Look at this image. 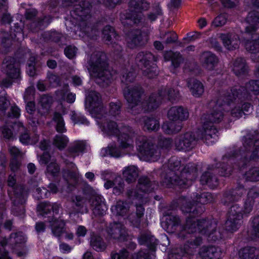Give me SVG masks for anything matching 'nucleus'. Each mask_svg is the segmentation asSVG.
I'll return each mask as SVG.
<instances>
[{"label":"nucleus","mask_w":259,"mask_h":259,"mask_svg":"<svg viewBox=\"0 0 259 259\" xmlns=\"http://www.w3.org/2000/svg\"><path fill=\"white\" fill-rule=\"evenodd\" d=\"M128 204L124 202L119 201L111 207L112 212L116 215L123 216L128 210Z\"/></svg>","instance_id":"obj_41"},{"label":"nucleus","mask_w":259,"mask_h":259,"mask_svg":"<svg viewBox=\"0 0 259 259\" xmlns=\"http://www.w3.org/2000/svg\"><path fill=\"white\" fill-rule=\"evenodd\" d=\"M12 83V81L9 79H5L2 81V85L0 86V109L2 110H6L9 105V102L4 96V93H2L3 87H9Z\"/></svg>","instance_id":"obj_35"},{"label":"nucleus","mask_w":259,"mask_h":259,"mask_svg":"<svg viewBox=\"0 0 259 259\" xmlns=\"http://www.w3.org/2000/svg\"><path fill=\"white\" fill-rule=\"evenodd\" d=\"M225 94L222 93L215 101L211 102L209 106L212 109L209 113L204 114L202 116H207V122L210 123L213 122H219L223 118V110L226 109V102L224 98Z\"/></svg>","instance_id":"obj_9"},{"label":"nucleus","mask_w":259,"mask_h":259,"mask_svg":"<svg viewBox=\"0 0 259 259\" xmlns=\"http://www.w3.org/2000/svg\"><path fill=\"white\" fill-rule=\"evenodd\" d=\"M143 91L138 85H129L123 90L124 96L128 103L129 112L133 114L140 113L143 110L151 111L158 107L164 99L174 100L179 97V91L177 89L162 88L156 94H152L149 98L141 102L140 99Z\"/></svg>","instance_id":"obj_2"},{"label":"nucleus","mask_w":259,"mask_h":259,"mask_svg":"<svg viewBox=\"0 0 259 259\" xmlns=\"http://www.w3.org/2000/svg\"><path fill=\"white\" fill-rule=\"evenodd\" d=\"M105 131L109 135L117 137L120 146L122 148H131L133 147L135 132L130 126L111 122L107 124Z\"/></svg>","instance_id":"obj_5"},{"label":"nucleus","mask_w":259,"mask_h":259,"mask_svg":"<svg viewBox=\"0 0 259 259\" xmlns=\"http://www.w3.org/2000/svg\"><path fill=\"white\" fill-rule=\"evenodd\" d=\"M71 118L74 122V124L83 123L88 124L89 122L84 117L75 112H71Z\"/></svg>","instance_id":"obj_62"},{"label":"nucleus","mask_w":259,"mask_h":259,"mask_svg":"<svg viewBox=\"0 0 259 259\" xmlns=\"http://www.w3.org/2000/svg\"><path fill=\"white\" fill-rule=\"evenodd\" d=\"M237 91L239 93H242V95L245 94V99L247 97V94L251 92L254 94H259V80H251L246 84L245 89L244 88H240Z\"/></svg>","instance_id":"obj_33"},{"label":"nucleus","mask_w":259,"mask_h":259,"mask_svg":"<svg viewBox=\"0 0 259 259\" xmlns=\"http://www.w3.org/2000/svg\"><path fill=\"white\" fill-rule=\"evenodd\" d=\"M120 103L119 102H111L109 105V113L111 115L116 116L120 113Z\"/></svg>","instance_id":"obj_64"},{"label":"nucleus","mask_w":259,"mask_h":259,"mask_svg":"<svg viewBox=\"0 0 259 259\" xmlns=\"http://www.w3.org/2000/svg\"><path fill=\"white\" fill-rule=\"evenodd\" d=\"M39 139L38 135H35V139H30V136L26 133L22 134L20 137V142L24 144H35Z\"/></svg>","instance_id":"obj_57"},{"label":"nucleus","mask_w":259,"mask_h":259,"mask_svg":"<svg viewBox=\"0 0 259 259\" xmlns=\"http://www.w3.org/2000/svg\"><path fill=\"white\" fill-rule=\"evenodd\" d=\"M201 121L202 127L197 133L198 139L203 140L208 145L214 143L218 139L217 130L207 122V116H202Z\"/></svg>","instance_id":"obj_10"},{"label":"nucleus","mask_w":259,"mask_h":259,"mask_svg":"<svg viewBox=\"0 0 259 259\" xmlns=\"http://www.w3.org/2000/svg\"><path fill=\"white\" fill-rule=\"evenodd\" d=\"M149 179L146 177H141L139 180V184L137 189L134 191L128 192V195L131 197H134L139 200L141 202H146L147 192L152 191L155 187L152 186Z\"/></svg>","instance_id":"obj_12"},{"label":"nucleus","mask_w":259,"mask_h":259,"mask_svg":"<svg viewBox=\"0 0 259 259\" xmlns=\"http://www.w3.org/2000/svg\"><path fill=\"white\" fill-rule=\"evenodd\" d=\"M199 60L203 67L208 71L214 70L219 62L217 57L208 51L202 53Z\"/></svg>","instance_id":"obj_19"},{"label":"nucleus","mask_w":259,"mask_h":259,"mask_svg":"<svg viewBox=\"0 0 259 259\" xmlns=\"http://www.w3.org/2000/svg\"><path fill=\"white\" fill-rule=\"evenodd\" d=\"M259 254V250L254 247H247L241 249L239 255L241 259H252Z\"/></svg>","instance_id":"obj_40"},{"label":"nucleus","mask_w":259,"mask_h":259,"mask_svg":"<svg viewBox=\"0 0 259 259\" xmlns=\"http://www.w3.org/2000/svg\"><path fill=\"white\" fill-rule=\"evenodd\" d=\"M197 136L191 133L188 132L181 135L175 141L176 148L179 150H189L194 147L196 140H198Z\"/></svg>","instance_id":"obj_16"},{"label":"nucleus","mask_w":259,"mask_h":259,"mask_svg":"<svg viewBox=\"0 0 259 259\" xmlns=\"http://www.w3.org/2000/svg\"><path fill=\"white\" fill-rule=\"evenodd\" d=\"M103 38L107 43L110 41L112 38H115L116 34L113 28L110 26H106L103 30Z\"/></svg>","instance_id":"obj_54"},{"label":"nucleus","mask_w":259,"mask_h":259,"mask_svg":"<svg viewBox=\"0 0 259 259\" xmlns=\"http://www.w3.org/2000/svg\"><path fill=\"white\" fill-rule=\"evenodd\" d=\"M189 166L185 168L181 174V178L178 179L170 177L169 179L166 178L163 182L162 185L166 187H169L170 184H176L182 187H189L191 185L192 181L195 179L197 176V169L195 166Z\"/></svg>","instance_id":"obj_8"},{"label":"nucleus","mask_w":259,"mask_h":259,"mask_svg":"<svg viewBox=\"0 0 259 259\" xmlns=\"http://www.w3.org/2000/svg\"><path fill=\"white\" fill-rule=\"evenodd\" d=\"M130 6L137 10H146L148 9L149 5L144 0H131L130 2Z\"/></svg>","instance_id":"obj_51"},{"label":"nucleus","mask_w":259,"mask_h":259,"mask_svg":"<svg viewBox=\"0 0 259 259\" xmlns=\"http://www.w3.org/2000/svg\"><path fill=\"white\" fill-rule=\"evenodd\" d=\"M244 47L246 51L251 54L259 53V34H254L251 39L246 41Z\"/></svg>","instance_id":"obj_29"},{"label":"nucleus","mask_w":259,"mask_h":259,"mask_svg":"<svg viewBox=\"0 0 259 259\" xmlns=\"http://www.w3.org/2000/svg\"><path fill=\"white\" fill-rule=\"evenodd\" d=\"M246 179L251 181H259V168H253L246 174Z\"/></svg>","instance_id":"obj_60"},{"label":"nucleus","mask_w":259,"mask_h":259,"mask_svg":"<svg viewBox=\"0 0 259 259\" xmlns=\"http://www.w3.org/2000/svg\"><path fill=\"white\" fill-rule=\"evenodd\" d=\"M85 106L92 114H100L104 111L100 95L94 91L87 93Z\"/></svg>","instance_id":"obj_13"},{"label":"nucleus","mask_w":259,"mask_h":259,"mask_svg":"<svg viewBox=\"0 0 259 259\" xmlns=\"http://www.w3.org/2000/svg\"><path fill=\"white\" fill-rule=\"evenodd\" d=\"M91 245L96 250L101 251L106 248V245L102 238L98 236L94 235L91 240Z\"/></svg>","instance_id":"obj_48"},{"label":"nucleus","mask_w":259,"mask_h":259,"mask_svg":"<svg viewBox=\"0 0 259 259\" xmlns=\"http://www.w3.org/2000/svg\"><path fill=\"white\" fill-rule=\"evenodd\" d=\"M217 36L222 41L224 46L232 50L239 47L240 40L238 36L233 33H220Z\"/></svg>","instance_id":"obj_17"},{"label":"nucleus","mask_w":259,"mask_h":259,"mask_svg":"<svg viewBox=\"0 0 259 259\" xmlns=\"http://www.w3.org/2000/svg\"><path fill=\"white\" fill-rule=\"evenodd\" d=\"M89 202L91 208L95 215H103L107 210V206L103 197L98 194L92 196Z\"/></svg>","instance_id":"obj_18"},{"label":"nucleus","mask_w":259,"mask_h":259,"mask_svg":"<svg viewBox=\"0 0 259 259\" xmlns=\"http://www.w3.org/2000/svg\"><path fill=\"white\" fill-rule=\"evenodd\" d=\"M49 195V192L45 188H36L33 192V196L37 199L46 198Z\"/></svg>","instance_id":"obj_59"},{"label":"nucleus","mask_w":259,"mask_h":259,"mask_svg":"<svg viewBox=\"0 0 259 259\" xmlns=\"http://www.w3.org/2000/svg\"><path fill=\"white\" fill-rule=\"evenodd\" d=\"M160 37L161 39H165V44H171L175 42L177 39V35L174 31H167L165 32L161 33Z\"/></svg>","instance_id":"obj_55"},{"label":"nucleus","mask_w":259,"mask_h":259,"mask_svg":"<svg viewBox=\"0 0 259 259\" xmlns=\"http://www.w3.org/2000/svg\"><path fill=\"white\" fill-rule=\"evenodd\" d=\"M50 223L53 234L56 236H60L64 231V221L61 219H53Z\"/></svg>","instance_id":"obj_39"},{"label":"nucleus","mask_w":259,"mask_h":259,"mask_svg":"<svg viewBox=\"0 0 259 259\" xmlns=\"http://www.w3.org/2000/svg\"><path fill=\"white\" fill-rule=\"evenodd\" d=\"M41 164H47L46 175L48 178L57 177L60 172V166L56 160L48 153H44L39 160Z\"/></svg>","instance_id":"obj_14"},{"label":"nucleus","mask_w":259,"mask_h":259,"mask_svg":"<svg viewBox=\"0 0 259 259\" xmlns=\"http://www.w3.org/2000/svg\"><path fill=\"white\" fill-rule=\"evenodd\" d=\"M213 200L210 193H203L199 197H197L196 201L201 204H204L212 201Z\"/></svg>","instance_id":"obj_58"},{"label":"nucleus","mask_w":259,"mask_h":259,"mask_svg":"<svg viewBox=\"0 0 259 259\" xmlns=\"http://www.w3.org/2000/svg\"><path fill=\"white\" fill-rule=\"evenodd\" d=\"M85 147V143L84 141H75L69 149V152L73 158L76 155H78L79 153L82 152L84 150Z\"/></svg>","instance_id":"obj_46"},{"label":"nucleus","mask_w":259,"mask_h":259,"mask_svg":"<svg viewBox=\"0 0 259 259\" xmlns=\"http://www.w3.org/2000/svg\"><path fill=\"white\" fill-rule=\"evenodd\" d=\"M182 210L184 213H190L191 216L187 219L185 225L182 227L179 234V237H184L186 233L198 234L197 236H195V239L190 242L189 248H188V245L185 246L184 252H183V256L185 254H192L191 248L201 244L202 237L200 235L206 236L209 240L212 241L222 238V234L219 231L215 230L217 224L214 221L197 220L193 217V215L203 211V208L198 205V203H197L196 206L190 203L183 205L182 206Z\"/></svg>","instance_id":"obj_1"},{"label":"nucleus","mask_w":259,"mask_h":259,"mask_svg":"<svg viewBox=\"0 0 259 259\" xmlns=\"http://www.w3.org/2000/svg\"><path fill=\"white\" fill-rule=\"evenodd\" d=\"M16 179L15 178V176L10 175L8 179V185L11 188V189L12 190L9 189L8 190V194L11 198L13 199L15 202H16V199L19 198L22 196V193H21V194H19L17 192H16V191L18 189V188H15L14 187Z\"/></svg>","instance_id":"obj_37"},{"label":"nucleus","mask_w":259,"mask_h":259,"mask_svg":"<svg viewBox=\"0 0 259 259\" xmlns=\"http://www.w3.org/2000/svg\"><path fill=\"white\" fill-rule=\"evenodd\" d=\"M107 232L111 237L115 239H121L126 235L125 228L120 223H114L110 224L107 228Z\"/></svg>","instance_id":"obj_25"},{"label":"nucleus","mask_w":259,"mask_h":259,"mask_svg":"<svg viewBox=\"0 0 259 259\" xmlns=\"http://www.w3.org/2000/svg\"><path fill=\"white\" fill-rule=\"evenodd\" d=\"M245 192L243 188H239L233 190L231 194H226L225 197L224 203L229 205L233 201L237 200Z\"/></svg>","instance_id":"obj_43"},{"label":"nucleus","mask_w":259,"mask_h":259,"mask_svg":"<svg viewBox=\"0 0 259 259\" xmlns=\"http://www.w3.org/2000/svg\"><path fill=\"white\" fill-rule=\"evenodd\" d=\"M69 139L65 135H56L53 140V144L59 150H62L64 149L68 143Z\"/></svg>","instance_id":"obj_49"},{"label":"nucleus","mask_w":259,"mask_h":259,"mask_svg":"<svg viewBox=\"0 0 259 259\" xmlns=\"http://www.w3.org/2000/svg\"><path fill=\"white\" fill-rule=\"evenodd\" d=\"M52 204L49 202H42L39 204L37 206V210L39 212L40 214L43 215L47 214L51 211Z\"/></svg>","instance_id":"obj_63"},{"label":"nucleus","mask_w":259,"mask_h":259,"mask_svg":"<svg viewBox=\"0 0 259 259\" xmlns=\"http://www.w3.org/2000/svg\"><path fill=\"white\" fill-rule=\"evenodd\" d=\"M58 96H60L62 100H66L70 103L74 102L75 100V95L74 94L68 93V87L66 88L65 91L58 92Z\"/></svg>","instance_id":"obj_56"},{"label":"nucleus","mask_w":259,"mask_h":259,"mask_svg":"<svg viewBox=\"0 0 259 259\" xmlns=\"http://www.w3.org/2000/svg\"><path fill=\"white\" fill-rule=\"evenodd\" d=\"M187 86L192 96L195 98L200 97L204 93L203 83L196 79H190L187 82Z\"/></svg>","instance_id":"obj_24"},{"label":"nucleus","mask_w":259,"mask_h":259,"mask_svg":"<svg viewBox=\"0 0 259 259\" xmlns=\"http://www.w3.org/2000/svg\"><path fill=\"white\" fill-rule=\"evenodd\" d=\"M180 223V219L177 216H168L165 221L161 223L162 227L168 233H172L176 230V227Z\"/></svg>","instance_id":"obj_32"},{"label":"nucleus","mask_w":259,"mask_h":259,"mask_svg":"<svg viewBox=\"0 0 259 259\" xmlns=\"http://www.w3.org/2000/svg\"><path fill=\"white\" fill-rule=\"evenodd\" d=\"M164 59L167 60H171V64L175 68H177L182 62L183 59L179 53L167 52L164 54Z\"/></svg>","instance_id":"obj_44"},{"label":"nucleus","mask_w":259,"mask_h":259,"mask_svg":"<svg viewBox=\"0 0 259 259\" xmlns=\"http://www.w3.org/2000/svg\"><path fill=\"white\" fill-rule=\"evenodd\" d=\"M258 195L259 190L256 188H252L249 191L247 198L244 205V213H249L252 210L253 199L257 198Z\"/></svg>","instance_id":"obj_28"},{"label":"nucleus","mask_w":259,"mask_h":259,"mask_svg":"<svg viewBox=\"0 0 259 259\" xmlns=\"http://www.w3.org/2000/svg\"><path fill=\"white\" fill-rule=\"evenodd\" d=\"M167 116L170 120L180 122L188 119L189 114L187 109L181 106H174L169 109Z\"/></svg>","instance_id":"obj_20"},{"label":"nucleus","mask_w":259,"mask_h":259,"mask_svg":"<svg viewBox=\"0 0 259 259\" xmlns=\"http://www.w3.org/2000/svg\"><path fill=\"white\" fill-rule=\"evenodd\" d=\"M4 64L6 66V72L9 78L17 79L20 77L19 65L14 59L7 60Z\"/></svg>","instance_id":"obj_22"},{"label":"nucleus","mask_w":259,"mask_h":259,"mask_svg":"<svg viewBox=\"0 0 259 259\" xmlns=\"http://www.w3.org/2000/svg\"><path fill=\"white\" fill-rule=\"evenodd\" d=\"M248 25L245 27V32L252 33L259 28V12L253 11L246 18Z\"/></svg>","instance_id":"obj_23"},{"label":"nucleus","mask_w":259,"mask_h":259,"mask_svg":"<svg viewBox=\"0 0 259 259\" xmlns=\"http://www.w3.org/2000/svg\"><path fill=\"white\" fill-rule=\"evenodd\" d=\"M26 237L22 232H18L15 234H12L8 240H5L0 242V252H6L4 249V246L7 244L13 245L17 244H21L26 241Z\"/></svg>","instance_id":"obj_26"},{"label":"nucleus","mask_w":259,"mask_h":259,"mask_svg":"<svg viewBox=\"0 0 259 259\" xmlns=\"http://www.w3.org/2000/svg\"><path fill=\"white\" fill-rule=\"evenodd\" d=\"M137 149L146 160L156 161L160 155L159 149L154 146L146 137L138 136L136 138Z\"/></svg>","instance_id":"obj_6"},{"label":"nucleus","mask_w":259,"mask_h":259,"mask_svg":"<svg viewBox=\"0 0 259 259\" xmlns=\"http://www.w3.org/2000/svg\"><path fill=\"white\" fill-rule=\"evenodd\" d=\"M232 68L237 75L244 73L246 69L245 60L241 58H237L233 62Z\"/></svg>","instance_id":"obj_42"},{"label":"nucleus","mask_w":259,"mask_h":259,"mask_svg":"<svg viewBox=\"0 0 259 259\" xmlns=\"http://www.w3.org/2000/svg\"><path fill=\"white\" fill-rule=\"evenodd\" d=\"M252 234L254 239H259V216L253 218L252 221Z\"/></svg>","instance_id":"obj_61"},{"label":"nucleus","mask_w":259,"mask_h":259,"mask_svg":"<svg viewBox=\"0 0 259 259\" xmlns=\"http://www.w3.org/2000/svg\"><path fill=\"white\" fill-rule=\"evenodd\" d=\"M225 94V102L226 107L230 106V114L235 119H238L242 116L245 112H249L252 110V107L249 103L245 102V94L242 95L237 91V89L231 90L229 94Z\"/></svg>","instance_id":"obj_4"},{"label":"nucleus","mask_w":259,"mask_h":259,"mask_svg":"<svg viewBox=\"0 0 259 259\" xmlns=\"http://www.w3.org/2000/svg\"><path fill=\"white\" fill-rule=\"evenodd\" d=\"M244 210L242 211L237 204L231 205L229 212V219L225 223L226 230L229 232L236 231L241 226Z\"/></svg>","instance_id":"obj_11"},{"label":"nucleus","mask_w":259,"mask_h":259,"mask_svg":"<svg viewBox=\"0 0 259 259\" xmlns=\"http://www.w3.org/2000/svg\"><path fill=\"white\" fill-rule=\"evenodd\" d=\"M136 60L143 65L142 70L145 76L149 78H153L158 74L157 66L152 62L156 60L154 56L151 53L140 52L137 55Z\"/></svg>","instance_id":"obj_7"},{"label":"nucleus","mask_w":259,"mask_h":259,"mask_svg":"<svg viewBox=\"0 0 259 259\" xmlns=\"http://www.w3.org/2000/svg\"><path fill=\"white\" fill-rule=\"evenodd\" d=\"M87 67L91 75L96 78L98 83L104 86L110 82L112 74L107 68L106 57L103 53H94L88 59Z\"/></svg>","instance_id":"obj_3"},{"label":"nucleus","mask_w":259,"mask_h":259,"mask_svg":"<svg viewBox=\"0 0 259 259\" xmlns=\"http://www.w3.org/2000/svg\"><path fill=\"white\" fill-rule=\"evenodd\" d=\"M53 119L56 123V131L59 133L66 132V129L65 126V122L61 115L58 113H55Z\"/></svg>","instance_id":"obj_50"},{"label":"nucleus","mask_w":259,"mask_h":259,"mask_svg":"<svg viewBox=\"0 0 259 259\" xmlns=\"http://www.w3.org/2000/svg\"><path fill=\"white\" fill-rule=\"evenodd\" d=\"M142 121L144 128L149 131H156L159 127V121L154 118L144 117Z\"/></svg>","instance_id":"obj_47"},{"label":"nucleus","mask_w":259,"mask_h":259,"mask_svg":"<svg viewBox=\"0 0 259 259\" xmlns=\"http://www.w3.org/2000/svg\"><path fill=\"white\" fill-rule=\"evenodd\" d=\"M199 254L203 259H215L220 257V251L215 246H203Z\"/></svg>","instance_id":"obj_27"},{"label":"nucleus","mask_w":259,"mask_h":259,"mask_svg":"<svg viewBox=\"0 0 259 259\" xmlns=\"http://www.w3.org/2000/svg\"><path fill=\"white\" fill-rule=\"evenodd\" d=\"M123 177L128 183L135 182L138 177V170L135 166H128L124 167L122 172Z\"/></svg>","instance_id":"obj_34"},{"label":"nucleus","mask_w":259,"mask_h":259,"mask_svg":"<svg viewBox=\"0 0 259 259\" xmlns=\"http://www.w3.org/2000/svg\"><path fill=\"white\" fill-rule=\"evenodd\" d=\"M91 4L88 2H83L81 5L78 6L74 10V13L76 14L81 19L83 20V17H87L90 12Z\"/></svg>","instance_id":"obj_45"},{"label":"nucleus","mask_w":259,"mask_h":259,"mask_svg":"<svg viewBox=\"0 0 259 259\" xmlns=\"http://www.w3.org/2000/svg\"><path fill=\"white\" fill-rule=\"evenodd\" d=\"M87 200L80 195H75L71 197L66 205V207L70 213H83L88 211Z\"/></svg>","instance_id":"obj_15"},{"label":"nucleus","mask_w":259,"mask_h":259,"mask_svg":"<svg viewBox=\"0 0 259 259\" xmlns=\"http://www.w3.org/2000/svg\"><path fill=\"white\" fill-rule=\"evenodd\" d=\"M200 182L202 185H207L211 188L216 187L218 185L217 178L209 172H206L202 175Z\"/></svg>","instance_id":"obj_38"},{"label":"nucleus","mask_w":259,"mask_h":259,"mask_svg":"<svg viewBox=\"0 0 259 259\" xmlns=\"http://www.w3.org/2000/svg\"><path fill=\"white\" fill-rule=\"evenodd\" d=\"M138 241L140 244L152 245L155 243V239L149 233L141 234Z\"/></svg>","instance_id":"obj_53"},{"label":"nucleus","mask_w":259,"mask_h":259,"mask_svg":"<svg viewBox=\"0 0 259 259\" xmlns=\"http://www.w3.org/2000/svg\"><path fill=\"white\" fill-rule=\"evenodd\" d=\"M253 145L252 148V157L258 158L259 157V139L253 141L252 140L245 138V140L244 142L243 145L246 150H250L251 146Z\"/></svg>","instance_id":"obj_36"},{"label":"nucleus","mask_w":259,"mask_h":259,"mask_svg":"<svg viewBox=\"0 0 259 259\" xmlns=\"http://www.w3.org/2000/svg\"><path fill=\"white\" fill-rule=\"evenodd\" d=\"M52 102V99L49 96L43 95L40 97L39 103L44 110V111H40L41 113H45L48 112ZM39 110L40 111V109Z\"/></svg>","instance_id":"obj_52"},{"label":"nucleus","mask_w":259,"mask_h":259,"mask_svg":"<svg viewBox=\"0 0 259 259\" xmlns=\"http://www.w3.org/2000/svg\"><path fill=\"white\" fill-rule=\"evenodd\" d=\"M104 187L107 189L114 187L113 193L118 195L123 190V182L120 177H116L114 182L110 180H107L106 182L104 184Z\"/></svg>","instance_id":"obj_30"},{"label":"nucleus","mask_w":259,"mask_h":259,"mask_svg":"<svg viewBox=\"0 0 259 259\" xmlns=\"http://www.w3.org/2000/svg\"><path fill=\"white\" fill-rule=\"evenodd\" d=\"M149 40L148 33L137 30L133 32L128 41V45L130 48L143 45Z\"/></svg>","instance_id":"obj_21"},{"label":"nucleus","mask_w":259,"mask_h":259,"mask_svg":"<svg viewBox=\"0 0 259 259\" xmlns=\"http://www.w3.org/2000/svg\"><path fill=\"white\" fill-rule=\"evenodd\" d=\"M182 125L181 122L176 120L165 122L162 128L164 132L168 134H175L181 131Z\"/></svg>","instance_id":"obj_31"}]
</instances>
